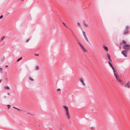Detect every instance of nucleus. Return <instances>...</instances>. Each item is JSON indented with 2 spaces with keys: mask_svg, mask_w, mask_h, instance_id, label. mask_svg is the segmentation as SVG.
<instances>
[{
  "mask_svg": "<svg viewBox=\"0 0 130 130\" xmlns=\"http://www.w3.org/2000/svg\"><path fill=\"white\" fill-rule=\"evenodd\" d=\"M63 107L64 108L66 111V115L68 119H69L70 118V116L69 114V111L68 108L66 106H63Z\"/></svg>",
  "mask_w": 130,
  "mask_h": 130,
  "instance_id": "nucleus-1",
  "label": "nucleus"
},
{
  "mask_svg": "<svg viewBox=\"0 0 130 130\" xmlns=\"http://www.w3.org/2000/svg\"><path fill=\"white\" fill-rule=\"evenodd\" d=\"M78 44L79 45L80 48L84 51V52H87V50L85 49L84 47L83 46L81 43L79 42H78Z\"/></svg>",
  "mask_w": 130,
  "mask_h": 130,
  "instance_id": "nucleus-2",
  "label": "nucleus"
},
{
  "mask_svg": "<svg viewBox=\"0 0 130 130\" xmlns=\"http://www.w3.org/2000/svg\"><path fill=\"white\" fill-rule=\"evenodd\" d=\"M123 47L125 49L128 50L130 48V46L128 44H126L125 45H123Z\"/></svg>",
  "mask_w": 130,
  "mask_h": 130,
  "instance_id": "nucleus-3",
  "label": "nucleus"
},
{
  "mask_svg": "<svg viewBox=\"0 0 130 130\" xmlns=\"http://www.w3.org/2000/svg\"><path fill=\"white\" fill-rule=\"evenodd\" d=\"M122 53L125 57H126L127 54V51H123L122 52Z\"/></svg>",
  "mask_w": 130,
  "mask_h": 130,
  "instance_id": "nucleus-4",
  "label": "nucleus"
},
{
  "mask_svg": "<svg viewBox=\"0 0 130 130\" xmlns=\"http://www.w3.org/2000/svg\"><path fill=\"white\" fill-rule=\"evenodd\" d=\"M125 87L128 88H129L130 87V84L129 82H127L125 85Z\"/></svg>",
  "mask_w": 130,
  "mask_h": 130,
  "instance_id": "nucleus-5",
  "label": "nucleus"
},
{
  "mask_svg": "<svg viewBox=\"0 0 130 130\" xmlns=\"http://www.w3.org/2000/svg\"><path fill=\"white\" fill-rule=\"evenodd\" d=\"M80 81L81 82V83L83 84V85L85 86V84L84 83V80L83 79V78H81L80 80Z\"/></svg>",
  "mask_w": 130,
  "mask_h": 130,
  "instance_id": "nucleus-6",
  "label": "nucleus"
},
{
  "mask_svg": "<svg viewBox=\"0 0 130 130\" xmlns=\"http://www.w3.org/2000/svg\"><path fill=\"white\" fill-rule=\"evenodd\" d=\"M107 57L109 59V60L110 61H112L111 60V58L110 57V55H109V54H107Z\"/></svg>",
  "mask_w": 130,
  "mask_h": 130,
  "instance_id": "nucleus-7",
  "label": "nucleus"
},
{
  "mask_svg": "<svg viewBox=\"0 0 130 130\" xmlns=\"http://www.w3.org/2000/svg\"><path fill=\"white\" fill-rule=\"evenodd\" d=\"M128 32V31L127 30H124L123 32V35H125L127 34Z\"/></svg>",
  "mask_w": 130,
  "mask_h": 130,
  "instance_id": "nucleus-8",
  "label": "nucleus"
},
{
  "mask_svg": "<svg viewBox=\"0 0 130 130\" xmlns=\"http://www.w3.org/2000/svg\"><path fill=\"white\" fill-rule=\"evenodd\" d=\"M111 68L113 70V73L114 74V75H115V74L116 75V72L117 71H116V70H115L113 67H112Z\"/></svg>",
  "mask_w": 130,
  "mask_h": 130,
  "instance_id": "nucleus-9",
  "label": "nucleus"
},
{
  "mask_svg": "<svg viewBox=\"0 0 130 130\" xmlns=\"http://www.w3.org/2000/svg\"><path fill=\"white\" fill-rule=\"evenodd\" d=\"M104 49L106 51H108V47L106 46H104Z\"/></svg>",
  "mask_w": 130,
  "mask_h": 130,
  "instance_id": "nucleus-10",
  "label": "nucleus"
},
{
  "mask_svg": "<svg viewBox=\"0 0 130 130\" xmlns=\"http://www.w3.org/2000/svg\"><path fill=\"white\" fill-rule=\"evenodd\" d=\"M126 44V41H124V40H123V41H122V43H121V45H122V44Z\"/></svg>",
  "mask_w": 130,
  "mask_h": 130,
  "instance_id": "nucleus-11",
  "label": "nucleus"
},
{
  "mask_svg": "<svg viewBox=\"0 0 130 130\" xmlns=\"http://www.w3.org/2000/svg\"><path fill=\"white\" fill-rule=\"evenodd\" d=\"M83 23H84V25L85 27H88V25L86 24L84 21V22Z\"/></svg>",
  "mask_w": 130,
  "mask_h": 130,
  "instance_id": "nucleus-12",
  "label": "nucleus"
},
{
  "mask_svg": "<svg viewBox=\"0 0 130 130\" xmlns=\"http://www.w3.org/2000/svg\"><path fill=\"white\" fill-rule=\"evenodd\" d=\"M5 88L7 89H10L9 88V87L5 86L4 87Z\"/></svg>",
  "mask_w": 130,
  "mask_h": 130,
  "instance_id": "nucleus-13",
  "label": "nucleus"
},
{
  "mask_svg": "<svg viewBox=\"0 0 130 130\" xmlns=\"http://www.w3.org/2000/svg\"><path fill=\"white\" fill-rule=\"evenodd\" d=\"M39 69V66H37L35 67V69L36 70H38Z\"/></svg>",
  "mask_w": 130,
  "mask_h": 130,
  "instance_id": "nucleus-14",
  "label": "nucleus"
},
{
  "mask_svg": "<svg viewBox=\"0 0 130 130\" xmlns=\"http://www.w3.org/2000/svg\"><path fill=\"white\" fill-rule=\"evenodd\" d=\"M22 59V57H21L17 60V61H18Z\"/></svg>",
  "mask_w": 130,
  "mask_h": 130,
  "instance_id": "nucleus-15",
  "label": "nucleus"
},
{
  "mask_svg": "<svg viewBox=\"0 0 130 130\" xmlns=\"http://www.w3.org/2000/svg\"><path fill=\"white\" fill-rule=\"evenodd\" d=\"M108 63H109V64L110 66L111 67V68H112V67H113V66H112V65L111 63L109 61L108 62Z\"/></svg>",
  "mask_w": 130,
  "mask_h": 130,
  "instance_id": "nucleus-16",
  "label": "nucleus"
},
{
  "mask_svg": "<svg viewBox=\"0 0 130 130\" xmlns=\"http://www.w3.org/2000/svg\"><path fill=\"white\" fill-rule=\"evenodd\" d=\"M115 76L116 78V79H118L119 78V77L118 76H117L115 74Z\"/></svg>",
  "mask_w": 130,
  "mask_h": 130,
  "instance_id": "nucleus-17",
  "label": "nucleus"
},
{
  "mask_svg": "<svg viewBox=\"0 0 130 130\" xmlns=\"http://www.w3.org/2000/svg\"><path fill=\"white\" fill-rule=\"evenodd\" d=\"M29 79L30 80L32 81H33L34 80V79L32 78H31V77H29Z\"/></svg>",
  "mask_w": 130,
  "mask_h": 130,
  "instance_id": "nucleus-18",
  "label": "nucleus"
},
{
  "mask_svg": "<svg viewBox=\"0 0 130 130\" xmlns=\"http://www.w3.org/2000/svg\"><path fill=\"white\" fill-rule=\"evenodd\" d=\"M129 28V27L128 26H127L126 27V29L127 30V29H128Z\"/></svg>",
  "mask_w": 130,
  "mask_h": 130,
  "instance_id": "nucleus-19",
  "label": "nucleus"
},
{
  "mask_svg": "<svg viewBox=\"0 0 130 130\" xmlns=\"http://www.w3.org/2000/svg\"><path fill=\"white\" fill-rule=\"evenodd\" d=\"M85 38V39L87 41V42H89V40H88L87 38V37H86Z\"/></svg>",
  "mask_w": 130,
  "mask_h": 130,
  "instance_id": "nucleus-20",
  "label": "nucleus"
},
{
  "mask_svg": "<svg viewBox=\"0 0 130 130\" xmlns=\"http://www.w3.org/2000/svg\"><path fill=\"white\" fill-rule=\"evenodd\" d=\"M73 37L75 39H76L77 38V37H76V36H75V35H73Z\"/></svg>",
  "mask_w": 130,
  "mask_h": 130,
  "instance_id": "nucleus-21",
  "label": "nucleus"
},
{
  "mask_svg": "<svg viewBox=\"0 0 130 130\" xmlns=\"http://www.w3.org/2000/svg\"><path fill=\"white\" fill-rule=\"evenodd\" d=\"M5 36H4L3 37H2L1 39V40H3V39L5 38Z\"/></svg>",
  "mask_w": 130,
  "mask_h": 130,
  "instance_id": "nucleus-22",
  "label": "nucleus"
},
{
  "mask_svg": "<svg viewBox=\"0 0 130 130\" xmlns=\"http://www.w3.org/2000/svg\"><path fill=\"white\" fill-rule=\"evenodd\" d=\"M71 30V31L72 32V35L73 36V35H74V33Z\"/></svg>",
  "mask_w": 130,
  "mask_h": 130,
  "instance_id": "nucleus-23",
  "label": "nucleus"
},
{
  "mask_svg": "<svg viewBox=\"0 0 130 130\" xmlns=\"http://www.w3.org/2000/svg\"><path fill=\"white\" fill-rule=\"evenodd\" d=\"M117 80L119 82H122L121 80L119 78Z\"/></svg>",
  "mask_w": 130,
  "mask_h": 130,
  "instance_id": "nucleus-24",
  "label": "nucleus"
},
{
  "mask_svg": "<svg viewBox=\"0 0 130 130\" xmlns=\"http://www.w3.org/2000/svg\"><path fill=\"white\" fill-rule=\"evenodd\" d=\"M30 40V39H27L26 41V42H28Z\"/></svg>",
  "mask_w": 130,
  "mask_h": 130,
  "instance_id": "nucleus-25",
  "label": "nucleus"
},
{
  "mask_svg": "<svg viewBox=\"0 0 130 130\" xmlns=\"http://www.w3.org/2000/svg\"><path fill=\"white\" fill-rule=\"evenodd\" d=\"M76 41H77V42L78 43V42H79V40H78V39L77 38L76 39H75Z\"/></svg>",
  "mask_w": 130,
  "mask_h": 130,
  "instance_id": "nucleus-26",
  "label": "nucleus"
},
{
  "mask_svg": "<svg viewBox=\"0 0 130 130\" xmlns=\"http://www.w3.org/2000/svg\"><path fill=\"white\" fill-rule=\"evenodd\" d=\"M83 36L84 35H85V32L83 31Z\"/></svg>",
  "mask_w": 130,
  "mask_h": 130,
  "instance_id": "nucleus-27",
  "label": "nucleus"
},
{
  "mask_svg": "<svg viewBox=\"0 0 130 130\" xmlns=\"http://www.w3.org/2000/svg\"><path fill=\"white\" fill-rule=\"evenodd\" d=\"M3 16L2 15H1L0 16V19H2L3 18Z\"/></svg>",
  "mask_w": 130,
  "mask_h": 130,
  "instance_id": "nucleus-28",
  "label": "nucleus"
},
{
  "mask_svg": "<svg viewBox=\"0 0 130 130\" xmlns=\"http://www.w3.org/2000/svg\"><path fill=\"white\" fill-rule=\"evenodd\" d=\"M91 128L92 130H94V129L93 127H91Z\"/></svg>",
  "mask_w": 130,
  "mask_h": 130,
  "instance_id": "nucleus-29",
  "label": "nucleus"
},
{
  "mask_svg": "<svg viewBox=\"0 0 130 130\" xmlns=\"http://www.w3.org/2000/svg\"><path fill=\"white\" fill-rule=\"evenodd\" d=\"M77 24L79 26H80V24L79 23H77Z\"/></svg>",
  "mask_w": 130,
  "mask_h": 130,
  "instance_id": "nucleus-30",
  "label": "nucleus"
},
{
  "mask_svg": "<svg viewBox=\"0 0 130 130\" xmlns=\"http://www.w3.org/2000/svg\"><path fill=\"white\" fill-rule=\"evenodd\" d=\"M35 55L36 56H38L39 55V54H35Z\"/></svg>",
  "mask_w": 130,
  "mask_h": 130,
  "instance_id": "nucleus-31",
  "label": "nucleus"
},
{
  "mask_svg": "<svg viewBox=\"0 0 130 130\" xmlns=\"http://www.w3.org/2000/svg\"><path fill=\"white\" fill-rule=\"evenodd\" d=\"M63 24H64V25L65 26H66V27H67V26H66V25L65 24V23H64V22H63Z\"/></svg>",
  "mask_w": 130,
  "mask_h": 130,
  "instance_id": "nucleus-32",
  "label": "nucleus"
},
{
  "mask_svg": "<svg viewBox=\"0 0 130 130\" xmlns=\"http://www.w3.org/2000/svg\"><path fill=\"white\" fill-rule=\"evenodd\" d=\"M0 69L1 70V71H2V69L1 68H0Z\"/></svg>",
  "mask_w": 130,
  "mask_h": 130,
  "instance_id": "nucleus-33",
  "label": "nucleus"
},
{
  "mask_svg": "<svg viewBox=\"0 0 130 130\" xmlns=\"http://www.w3.org/2000/svg\"><path fill=\"white\" fill-rule=\"evenodd\" d=\"M13 108H15V109H18V108H16V107H14V106H13Z\"/></svg>",
  "mask_w": 130,
  "mask_h": 130,
  "instance_id": "nucleus-34",
  "label": "nucleus"
},
{
  "mask_svg": "<svg viewBox=\"0 0 130 130\" xmlns=\"http://www.w3.org/2000/svg\"><path fill=\"white\" fill-rule=\"evenodd\" d=\"M84 38H85V37H86V35H84Z\"/></svg>",
  "mask_w": 130,
  "mask_h": 130,
  "instance_id": "nucleus-35",
  "label": "nucleus"
},
{
  "mask_svg": "<svg viewBox=\"0 0 130 130\" xmlns=\"http://www.w3.org/2000/svg\"><path fill=\"white\" fill-rule=\"evenodd\" d=\"M60 90V89H59V88H58V89H57V91H58V90Z\"/></svg>",
  "mask_w": 130,
  "mask_h": 130,
  "instance_id": "nucleus-36",
  "label": "nucleus"
},
{
  "mask_svg": "<svg viewBox=\"0 0 130 130\" xmlns=\"http://www.w3.org/2000/svg\"><path fill=\"white\" fill-rule=\"evenodd\" d=\"M17 109H18V110H19V111H20V110H21L20 109H19V108H18Z\"/></svg>",
  "mask_w": 130,
  "mask_h": 130,
  "instance_id": "nucleus-37",
  "label": "nucleus"
},
{
  "mask_svg": "<svg viewBox=\"0 0 130 130\" xmlns=\"http://www.w3.org/2000/svg\"><path fill=\"white\" fill-rule=\"evenodd\" d=\"M8 67V66L7 65H6L5 66V67Z\"/></svg>",
  "mask_w": 130,
  "mask_h": 130,
  "instance_id": "nucleus-38",
  "label": "nucleus"
},
{
  "mask_svg": "<svg viewBox=\"0 0 130 130\" xmlns=\"http://www.w3.org/2000/svg\"><path fill=\"white\" fill-rule=\"evenodd\" d=\"M6 97V96H4V98H5Z\"/></svg>",
  "mask_w": 130,
  "mask_h": 130,
  "instance_id": "nucleus-39",
  "label": "nucleus"
},
{
  "mask_svg": "<svg viewBox=\"0 0 130 130\" xmlns=\"http://www.w3.org/2000/svg\"><path fill=\"white\" fill-rule=\"evenodd\" d=\"M7 94L8 95H9V93H7Z\"/></svg>",
  "mask_w": 130,
  "mask_h": 130,
  "instance_id": "nucleus-40",
  "label": "nucleus"
},
{
  "mask_svg": "<svg viewBox=\"0 0 130 130\" xmlns=\"http://www.w3.org/2000/svg\"><path fill=\"white\" fill-rule=\"evenodd\" d=\"M1 80H0V83L1 82Z\"/></svg>",
  "mask_w": 130,
  "mask_h": 130,
  "instance_id": "nucleus-41",
  "label": "nucleus"
},
{
  "mask_svg": "<svg viewBox=\"0 0 130 130\" xmlns=\"http://www.w3.org/2000/svg\"><path fill=\"white\" fill-rule=\"evenodd\" d=\"M9 107H8V109H9Z\"/></svg>",
  "mask_w": 130,
  "mask_h": 130,
  "instance_id": "nucleus-42",
  "label": "nucleus"
},
{
  "mask_svg": "<svg viewBox=\"0 0 130 130\" xmlns=\"http://www.w3.org/2000/svg\"><path fill=\"white\" fill-rule=\"evenodd\" d=\"M24 0H21L22 1H24Z\"/></svg>",
  "mask_w": 130,
  "mask_h": 130,
  "instance_id": "nucleus-43",
  "label": "nucleus"
},
{
  "mask_svg": "<svg viewBox=\"0 0 130 130\" xmlns=\"http://www.w3.org/2000/svg\"><path fill=\"white\" fill-rule=\"evenodd\" d=\"M7 106H10V105H8Z\"/></svg>",
  "mask_w": 130,
  "mask_h": 130,
  "instance_id": "nucleus-44",
  "label": "nucleus"
},
{
  "mask_svg": "<svg viewBox=\"0 0 130 130\" xmlns=\"http://www.w3.org/2000/svg\"><path fill=\"white\" fill-rule=\"evenodd\" d=\"M38 125H39L40 127V126L39 125V124H38Z\"/></svg>",
  "mask_w": 130,
  "mask_h": 130,
  "instance_id": "nucleus-45",
  "label": "nucleus"
}]
</instances>
